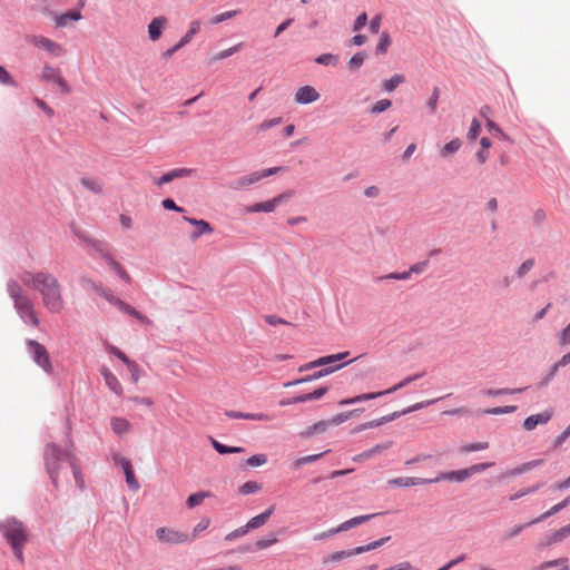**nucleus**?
<instances>
[{
  "instance_id": "8fccbe9b",
  "label": "nucleus",
  "mask_w": 570,
  "mask_h": 570,
  "mask_svg": "<svg viewBox=\"0 0 570 570\" xmlns=\"http://www.w3.org/2000/svg\"><path fill=\"white\" fill-rule=\"evenodd\" d=\"M210 525V519L209 518H203L194 528L193 533L189 534L191 538V541H194L198 534L203 531H205Z\"/></svg>"
},
{
  "instance_id": "f704fd0d",
  "label": "nucleus",
  "mask_w": 570,
  "mask_h": 570,
  "mask_svg": "<svg viewBox=\"0 0 570 570\" xmlns=\"http://www.w3.org/2000/svg\"><path fill=\"white\" fill-rule=\"evenodd\" d=\"M353 556H356L354 552V549L336 551V552L330 553L326 557H324L322 562L324 564L340 562V561L351 558Z\"/></svg>"
},
{
  "instance_id": "13d9d810",
  "label": "nucleus",
  "mask_w": 570,
  "mask_h": 570,
  "mask_svg": "<svg viewBox=\"0 0 570 570\" xmlns=\"http://www.w3.org/2000/svg\"><path fill=\"white\" fill-rule=\"evenodd\" d=\"M267 462L266 454H255L247 459L246 463L249 466H261Z\"/></svg>"
},
{
  "instance_id": "5701e85b",
  "label": "nucleus",
  "mask_w": 570,
  "mask_h": 570,
  "mask_svg": "<svg viewBox=\"0 0 570 570\" xmlns=\"http://www.w3.org/2000/svg\"><path fill=\"white\" fill-rule=\"evenodd\" d=\"M110 426L112 432L118 436L129 433L132 429L131 423L127 419L120 416H112L110 419Z\"/></svg>"
},
{
  "instance_id": "3c124183",
  "label": "nucleus",
  "mask_w": 570,
  "mask_h": 570,
  "mask_svg": "<svg viewBox=\"0 0 570 570\" xmlns=\"http://www.w3.org/2000/svg\"><path fill=\"white\" fill-rule=\"evenodd\" d=\"M261 490V484L255 482V481H248V482H245L240 488H239V492L242 494H249V493H255L257 491Z\"/></svg>"
},
{
  "instance_id": "f03ea898",
  "label": "nucleus",
  "mask_w": 570,
  "mask_h": 570,
  "mask_svg": "<svg viewBox=\"0 0 570 570\" xmlns=\"http://www.w3.org/2000/svg\"><path fill=\"white\" fill-rule=\"evenodd\" d=\"M7 289L9 296L13 301V305L20 317L24 323L32 326H39L40 322L33 308V304L29 296L24 293L18 281L11 279L8 282Z\"/></svg>"
},
{
  "instance_id": "ddd939ff",
  "label": "nucleus",
  "mask_w": 570,
  "mask_h": 570,
  "mask_svg": "<svg viewBox=\"0 0 570 570\" xmlns=\"http://www.w3.org/2000/svg\"><path fill=\"white\" fill-rule=\"evenodd\" d=\"M109 303L115 305L120 312L135 317L142 324L149 325L151 323L147 316L142 315L140 312L135 309L131 305L127 304L126 302L121 301L120 298H118L116 296H114Z\"/></svg>"
},
{
  "instance_id": "58836bf2",
  "label": "nucleus",
  "mask_w": 570,
  "mask_h": 570,
  "mask_svg": "<svg viewBox=\"0 0 570 570\" xmlns=\"http://www.w3.org/2000/svg\"><path fill=\"white\" fill-rule=\"evenodd\" d=\"M461 145L462 142L459 138L452 139L450 142L445 144L443 148L440 150V156L445 158L450 155L455 154L460 149Z\"/></svg>"
},
{
  "instance_id": "2f4dec72",
  "label": "nucleus",
  "mask_w": 570,
  "mask_h": 570,
  "mask_svg": "<svg viewBox=\"0 0 570 570\" xmlns=\"http://www.w3.org/2000/svg\"><path fill=\"white\" fill-rule=\"evenodd\" d=\"M570 503V497L566 498L563 501H561L560 503L558 504H554L553 507H551L548 511H546L544 513H542L540 517H538L537 519L532 520L529 522V524H535V523H539L541 521H543L544 519L551 517V515H554L557 514L558 512H560L562 509H564L568 504Z\"/></svg>"
},
{
  "instance_id": "c756f323",
  "label": "nucleus",
  "mask_w": 570,
  "mask_h": 570,
  "mask_svg": "<svg viewBox=\"0 0 570 570\" xmlns=\"http://www.w3.org/2000/svg\"><path fill=\"white\" fill-rule=\"evenodd\" d=\"M226 415L230 419H243L252 421H271L272 417L265 413H243L236 411H227Z\"/></svg>"
},
{
  "instance_id": "4d7b16f0",
  "label": "nucleus",
  "mask_w": 570,
  "mask_h": 570,
  "mask_svg": "<svg viewBox=\"0 0 570 570\" xmlns=\"http://www.w3.org/2000/svg\"><path fill=\"white\" fill-rule=\"evenodd\" d=\"M344 364H338L336 366H326V367H323L321 368L320 371L315 372L312 374V377H315V380H318L321 377H324L331 373H333L334 371L336 370H340L341 367H343Z\"/></svg>"
},
{
  "instance_id": "a878e982",
  "label": "nucleus",
  "mask_w": 570,
  "mask_h": 570,
  "mask_svg": "<svg viewBox=\"0 0 570 570\" xmlns=\"http://www.w3.org/2000/svg\"><path fill=\"white\" fill-rule=\"evenodd\" d=\"M392 446V442L389 441V442H385V443H381V444H376L375 446L357 454L356 456L353 458V460L355 462H361L363 460H368L371 459L372 456L376 455V454H380L382 453L383 451L390 449Z\"/></svg>"
},
{
  "instance_id": "f257e3e1",
  "label": "nucleus",
  "mask_w": 570,
  "mask_h": 570,
  "mask_svg": "<svg viewBox=\"0 0 570 570\" xmlns=\"http://www.w3.org/2000/svg\"><path fill=\"white\" fill-rule=\"evenodd\" d=\"M20 282L28 288L38 291L45 308L59 314L65 308L62 287L58 278L46 272L23 271L19 275Z\"/></svg>"
},
{
  "instance_id": "c85d7f7f",
  "label": "nucleus",
  "mask_w": 570,
  "mask_h": 570,
  "mask_svg": "<svg viewBox=\"0 0 570 570\" xmlns=\"http://www.w3.org/2000/svg\"><path fill=\"white\" fill-rule=\"evenodd\" d=\"M274 510H275V507L272 505L269 507L266 511H264L263 513L252 518L245 525L247 528V530H250V529H257V528H261L262 525H264L268 519L271 518V515L274 513Z\"/></svg>"
},
{
  "instance_id": "69168bd1",
  "label": "nucleus",
  "mask_w": 570,
  "mask_h": 570,
  "mask_svg": "<svg viewBox=\"0 0 570 570\" xmlns=\"http://www.w3.org/2000/svg\"><path fill=\"white\" fill-rule=\"evenodd\" d=\"M247 532H248V530H247L246 525L239 527L238 529L226 534L225 540L234 541L240 537H244Z\"/></svg>"
},
{
  "instance_id": "393cba45",
  "label": "nucleus",
  "mask_w": 570,
  "mask_h": 570,
  "mask_svg": "<svg viewBox=\"0 0 570 570\" xmlns=\"http://www.w3.org/2000/svg\"><path fill=\"white\" fill-rule=\"evenodd\" d=\"M184 219L186 222H188L189 224H191V225L197 227V229L191 234V238L193 239H197L203 234H210V233H213L212 226L209 225L208 222H206L204 219H196V218H190V217H184Z\"/></svg>"
},
{
  "instance_id": "b1692460",
  "label": "nucleus",
  "mask_w": 570,
  "mask_h": 570,
  "mask_svg": "<svg viewBox=\"0 0 570 570\" xmlns=\"http://www.w3.org/2000/svg\"><path fill=\"white\" fill-rule=\"evenodd\" d=\"M166 24H167V18H165L163 16L154 18L150 21V23L148 24L149 38L153 41L158 40L160 38V36L163 33V30L166 27Z\"/></svg>"
},
{
  "instance_id": "052dcab7",
  "label": "nucleus",
  "mask_w": 570,
  "mask_h": 570,
  "mask_svg": "<svg viewBox=\"0 0 570 570\" xmlns=\"http://www.w3.org/2000/svg\"><path fill=\"white\" fill-rule=\"evenodd\" d=\"M322 455H323V453L302 456V458L297 459V460L294 462V466H295L296 469H297V468H301V466H302V465H304V464L312 463V462H314V461L318 460Z\"/></svg>"
},
{
  "instance_id": "e433bc0d",
  "label": "nucleus",
  "mask_w": 570,
  "mask_h": 570,
  "mask_svg": "<svg viewBox=\"0 0 570 570\" xmlns=\"http://www.w3.org/2000/svg\"><path fill=\"white\" fill-rule=\"evenodd\" d=\"M210 443L213 448L219 453V454H228V453H240L244 451L243 448L239 446H227L225 444H222L217 440L210 438Z\"/></svg>"
},
{
  "instance_id": "a211bd4d",
  "label": "nucleus",
  "mask_w": 570,
  "mask_h": 570,
  "mask_svg": "<svg viewBox=\"0 0 570 570\" xmlns=\"http://www.w3.org/2000/svg\"><path fill=\"white\" fill-rule=\"evenodd\" d=\"M100 374L102 375L106 385L112 393H115L118 396L122 395L124 389L121 383L108 367L102 366L100 368Z\"/></svg>"
},
{
  "instance_id": "9b49d317",
  "label": "nucleus",
  "mask_w": 570,
  "mask_h": 570,
  "mask_svg": "<svg viewBox=\"0 0 570 570\" xmlns=\"http://www.w3.org/2000/svg\"><path fill=\"white\" fill-rule=\"evenodd\" d=\"M348 352H343V353H338V354H333V355H327V356H323V357H320L315 361H312V362H308L304 365H301L298 367V372H305V371H309L312 368H315L317 366H326V365H330L332 363H335L337 361H341V360H344L346 356H348Z\"/></svg>"
},
{
  "instance_id": "7ed1b4c3",
  "label": "nucleus",
  "mask_w": 570,
  "mask_h": 570,
  "mask_svg": "<svg viewBox=\"0 0 570 570\" xmlns=\"http://www.w3.org/2000/svg\"><path fill=\"white\" fill-rule=\"evenodd\" d=\"M1 531L4 538L11 544L17 559L22 562L23 553L22 548L28 540V532L22 522L10 518L4 520L1 525Z\"/></svg>"
},
{
  "instance_id": "dca6fc26",
  "label": "nucleus",
  "mask_w": 570,
  "mask_h": 570,
  "mask_svg": "<svg viewBox=\"0 0 570 570\" xmlns=\"http://www.w3.org/2000/svg\"><path fill=\"white\" fill-rule=\"evenodd\" d=\"M320 99L318 91L312 86H303L295 92V101L299 105H307Z\"/></svg>"
},
{
  "instance_id": "72a5a7b5",
  "label": "nucleus",
  "mask_w": 570,
  "mask_h": 570,
  "mask_svg": "<svg viewBox=\"0 0 570 570\" xmlns=\"http://www.w3.org/2000/svg\"><path fill=\"white\" fill-rule=\"evenodd\" d=\"M69 465H70V468L72 470V474H73L77 488L79 490H81V491L85 490L86 482H85V478H83V474L81 472L78 459L76 456L71 458V461H70Z\"/></svg>"
},
{
  "instance_id": "c9c22d12",
  "label": "nucleus",
  "mask_w": 570,
  "mask_h": 570,
  "mask_svg": "<svg viewBox=\"0 0 570 570\" xmlns=\"http://www.w3.org/2000/svg\"><path fill=\"white\" fill-rule=\"evenodd\" d=\"M542 463H543V460H541V459L525 462V463L521 464L520 466L509 471L507 473V475L514 476V475H519V474L525 473V472H528V471H530V470H532V469H534L537 466H540Z\"/></svg>"
},
{
  "instance_id": "37998d69",
  "label": "nucleus",
  "mask_w": 570,
  "mask_h": 570,
  "mask_svg": "<svg viewBox=\"0 0 570 570\" xmlns=\"http://www.w3.org/2000/svg\"><path fill=\"white\" fill-rule=\"evenodd\" d=\"M328 426H331L328 421H320L312 426L307 428L306 431L303 433L305 436H311L315 433H324Z\"/></svg>"
},
{
  "instance_id": "1a4fd4ad",
  "label": "nucleus",
  "mask_w": 570,
  "mask_h": 570,
  "mask_svg": "<svg viewBox=\"0 0 570 570\" xmlns=\"http://www.w3.org/2000/svg\"><path fill=\"white\" fill-rule=\"evenodd\" d=\"M41 80L57 85L61 94L68 95L71 92L70 86L60 75V71L51 66H45L41 72Z\"/></svg>"
},
{
  "instance_id": "e2e57ef3",
  "label": "nucleus",
  "mask_w": 570,
  "mask_h": 570,
  "mask_svg": "<svg viewBox=\"0 0 570 570\" xmlns=\"http://www.w3.org/2000/svg\"><path fill=\"white\" fill-rule=\"evenodd\" d=\"M480 131H481V124L476 119H473L471 122L470 129L468 131V138L470 140H475L478 138V136L480 135Z\"/></svg>"
},
{
  "instance_id": "473e14b6",
  "label": "nucleus",
  "mask_w": 570,
  "mask_h": 570,
  "mask_svg": "<svg viewBox=\"0 0 570 570\" xmlns=\"http://www.w3.org/2000/svg\"><path fill=\"white\" fill-rule=\"evenodd\" d=\"M569 570L568 560L566 558L542 562L541 564L534 567L532 570Z\"/></svg>"
},
{
  "instance_id": "5fc2aeb1",
  "label": "nucleus",
  "mask_w": 570,
  "mask_h": 570,
  "mask_svg": "<svg viewBox=\"0 0 570 570\" xmlns=\"http://www.w3.org/2000/svg\"><path fill=\"white\" fill-rule=\"evenodd\" d=\"M315 61L320 65H332V66H336L337 65V57L332 55V53H324V55H321L318 56Z\"/></svg>"
},
{
  "instance_id": "bf43d9fd",
  "label": "nucleus",
  "mask_w": 570,
  "mask_h": 570,
  "mask_svg": "<svg viewBox=\"0 0 570 570\" xmlns=\"http://www.w3.org/2000/svg\"><path fill=\"white\" fill-rule=\"evenodd\" d=\"M237 12H238L237 10H232V11H225L219 14H216L215 17H213L212 23L218 24L225 20L232 19L233 17H235L237 14Z\"/></svg>"
},
{
  "instance_id": "338daca9",
  "label": "nucleus",
  "mask_w": 570,
  "mask_h": 570,
  "mask_svg": "<svg viewBox=\"0 0 570 570\" xmlns=\"http://www.w3.org/2000/svg\"><path fill=\"white\" fill-rule=\"evenodd\" d=\"M327 393V387L322 386L313 391L312 393H306L305 399L307 401L318 400L323 397Z\"/></svg>"
},
{
  "instance_id": "39448f33",
  "label": "nucleus",
  "mask_w": 570,
  "mask_h": 570,
  "mask_svg": "<svg viewBox=\"0 0 570 570\" xmlns=\"http://www.w3.org/2000/svg\"><path fill=\"white\" fill-rule=\"evenodd\" d=\"M421 376H422L421 373H416V374L406 376L401 382H399L397 384H395L394 386H392L385 391L360 394V395L351 397V399L341 400L338 402V404L340 405H350V404H354V403H358V402H363V401L374 400V399L380 397L385 394L394 393L397 390H400V389L409 385L410 383L414 382L415 380L420 379Z\"/></svg>"
},
{
  "instance_id": "0eeeda50",
  "label": "nucleus",
  "mask_w": 570,
  "mask_h": 570,
  "mask_svg": "<svg viewBox=\"0 0 570 570\" xmlns=\"http://www.w3.org/2000/svg\"><path fill=\"white\" fill-rule=\"evenodd\" d=\"M156 538L158 541L167 544H183L191 542L188 533L167 527H161L156 530Z\"/></svg>"
},
{
  "instance_id": "09e8293b",
  "label": "nucleus",
  "mask_w": 570,
  "mask_h": 570,
  "mask_svg": "<svg viewBox=\"0 0 570 570\" xmlns=\"http://www.w3.org/2000/svg\"><path fill=\"white\" fill-rule=\"evenodd\" d=\"M488 448H489V442L469 443V444L462 445L460 448V452L470 453V452L487 450Z\"/></svg>"
},
{
  "instance_id": "4c0bfd02",
  "label": "nucleus",
  "mask_w": 570,
  "mask_h": 570,
  "mask_svg": "<svg viewBox=\"0 0 570 570\" xmlns=\"http://www.w3.org/2000/svg\"><path fill=\"white\" fill-rule=\"evenodd\" d=\"M106 262L122 281H125L126 283L131 282V277L129 276L127 271L117 261H115L112 256Z\"/></svg>"
},
{
  "instance_id": "2eb2a0df",
  "label": "nucleus",
  "mask_w": 570,
  "mask_h": 570,
  "mask_svg": "<svg viewBox=\"0 0 570 570\" xmlns=\"http://www.w3.org/2000/svg\"><path fill=\"white\" fill-rule=\"evenodd\" d=\"M115 462L122 468L124 473L126 475V482H127L128 487L131 490H138L139 483L135 476L131 462L128 459L119 456V455L115 456Z\"/></svg>"
},
{
  "instance_id": "f3484780",
  "label": "nucleus",
  "mask_w": 570,
  "mask_h": 570,
  "mask_svg": "<svg viewBox=\"0 0 570 570\" xmlns=\"http://www.w3.org/2000/svg\"><path fill=\"white\" fill-rule=\"evenodd\" d=\"M429 483H432V480L412 476L394 478L387 481L389 485L396 488H410L415 485H424Z\"/></svg>"
},
{
  "instance_id": "774afa93",
  "label": "nucleus",
  "mask_w": 570,
  "mask_h": 570,
  "mask_svg": "<svg viewBox=\"0 0 570 570\" xmlns=\"http://www.w3.org/2000/svg\"><path fill=\"white\" fill-rule=\"evenodd\" d=\"M560 344L570 345V323L563 328L560 334Z\"/></svg>"
},
{
  "instance_id": "79ce46f5",
  "label": "nucleus",
  "mask_w": 570,
  "mask_h": 570,
  "mask_svg": "<svg viewBox=\"0 0 570 570\" xmlns=\"http://www.w3.org/2000/svg\"><path fill=\"white\" fill-rule=\"evenodd\" d=\"M243 47V43L239 42L230 48H227L225 50H222L219 52H217L212 59L210 61L212 62H215V61H218V60H223V59H226L230 56H233L234 53L238 52L240 50V48Z\"/></svg>"
},
{
  "instance_id": "6e6552de",
  "label": "nucleus",
  "mask_w": 570,
  "mask_h": 570,
  "mask_svg": "<svg viewBox=\"0 0 570 570\" xmlns=\"http://www.w3.org/2000/svg\"><path fill=\"white\" fill-rule=\"evenodd\" d=\"M293 194H294L293 190H288L286 193L277 195L273 199H269V200H266V202H262V203H256V204H253L250 206H247L245 208V212L246 213H261V212H263V213H272L284 200H286L287 198L292 197Z\"/></svg>"
},
{
  "instance_id": "20e7f679",
  "label": "nucleus",
  "mask_w": 570,
  "mask_h": 570,
  "mask_svg": "<svg viewBox=\"0 0 570 570\" xmlns=\"http://www.w3.org/2000/svg\"><path fill=\"white\" fill-rule=\"evenodd\" d=\"M75 454L71 450L66 449L62 450L55 443H49L45 446L43 451V460L46 470L53 483L55 487L58 485V475H59V469L60 463L63 461H67L70 463L71 458H73Z\"/></svg>"
},
{
  "instance_id": "603ef678",
  "label": "nucleus",
  "mask_w": 570,
  "mask_h": 570,
  "mask_svg": "<svg viewBox=\"0 0 570 570\" xmlns=\"http://www.w3.org/2000/svg\"><path fill=\"white\" fill-rule=\"evenodd\" d=\"M391 43V39H390V36L386 33V32H383L381 35V38H380V41L376 46V52L377 53H385L389 46Z\"/></svg>"
},
{
  "instance_id": "a18cd8bd",
  "label": "nucleus",
  "mask_w": 570,
  "mask_h": 570,
  "mask_svg": "<svg viewBox=\"0 0 570 570\" xmlns=\"http://www.w3.org/2000/svg\"><path fill=\"white\" fill-rule=\"evenodd\" d=\"M210 494L208 492H197L193 493L187 499V507L193 509L196 505H199L203 503V501L208 498Z\"/></svg>"
},
{
  "instance_id": "680f3d73",
  "label": "nucleus",
  "mask_w": 570,
  "mask_h": 570,
  "mask_svg": "<svg viewBox=\"0 0 570 570\" xmlns=\"http://www.w3.org/2000/svg\"><path fill=\"white\" fill-rule=\"evenodd\" d=\"M391 107V100L382 99L375 102L371 109L373 114H381Z\"/></svg>"
},
{
  "instance_id": "6ab92c4d",
  "label": "nucleus",
  "mask_w": 570,
  "mask_h": 570,
  "mask_svg": "<svg viewBox=\"0 0 570 570\" xmlns=\"http://www.w3.org/2000/svg\"><path fill=\"white\" fill-rule=\"evenodd\" d=\"M193 174V169L189 168H175L173 170L167 171L161 177L155 180V184L158 187H161L165 184H168L177 178L188 177Z\"/></svg>"
},
{
  "instance_id": "cd10ccee",
  "label": "nucleus",
  "mask_w": 570,
  "mask_h": 570,
  "mask_svg": "<svg viewBox=\"0 0 570 570\" xmlns=\"http://www.w3.org/2000/svg\"><path fill=\"white\" fill-rule=\"evenodd\" d=\"M469 476H471L469 469H463V470L441 473L438 478L432 479V482H439L440 480L462 482V481L466 480Z\"/></svg>"
},
{
  "instance_id": "6e6d98bb",
  "label": "nucleus",
  "mask_w": 570,
  "mask_h": 570,
  "mask_svg": "<svg viewBox=\"0 0 570 570\" xmlns=\"http://www.w3.org/2000/svg\"><path fill=\"white\" fill-rule=\"evenodd\" d=\"M396 416H397V413H393V414L383 416L381 419H376V420L366 422V426H367V429H373V428L380 426L386 422L394 420Z\"/></svg>"
},
{
  "instance_id": "49530a36",
  "label": "nucleus",
  "mask_w": 570,
  "mask_h": 570,
  "mask_svg": "<svg viewBox=\"0 0 570 570\" xmlns=\"http://www.w3.org/2000/svg\"><path fill=\"white\" fill-rule=\"evenodd\" d=\"M404 76L402 75H395L391 79L385 80L382 85L383 89L387 92L393 91L399 85L404 82Z\"/></svg>"
},
{
  "instance_id": "423d86ee",
  "label": "nucleus",
  "mask_w": 570,
  "mask_h": 570,
  "mask_svg": "<svg viewBox=\"0 0 570 570\" xmlns=\"http://www.w3.org/2000/svg\"><path fill=\"white\" fill-rule=\"evenodd\" d=\"M28 350L33 361L47 373H51L52 364L47 348L37 341H27Z\"/></svg>"
},
{
  "instance_id": "f8f14e48",
  "label": "nucleus",
  "mask_w": 570,
  "mask_h": 570,
  "mask_svg": "<svg viewBox=\"0 0 570 570\" xmlns=\"http://www.w3.org/2000/svg\"><path fill=\"white\" fill-rule=\"evenodd\" d=\"M552 415H553L552 409H547L541 413L530 415L523 421V429L525 431H532L538 425L547 424L551 420Z\"/></svg>"
},
{
  "instance_id": "a19ab883",
  "label": "nucleus",
  "mask_w": 570,
  "mask_h": 570,
  "mask_svg": "<svg viewBox=\"0 0 570 570\" xmlns=\"http://www.w3.org/2000/svg\"><path fill=\"white\" fill-rule=\"evenodd\" d=\"M389 540H390V537L381 538L380 540L373 541L366 546H360V547L354 548V552H355V554H361L364 552L375 550V549L380 548L381 546H383Z\"/></svg>"
},
{
  "instance_id": "4be33fe9",
  "label": "nucleus",
  "mask_w": 570,
  "mask_h": 570,
  "mask_svg": "<svg viewBox=\"0 0 570 570\" xmlns=\"http://www.w3.org/2000/svg\"><path fill=\"white\" fill-rule=\"evenodd\" d=\"M357 525H358V523H357V519L355 517V518H352V519L341 523L336 528H332V529H330L326 532H322V533L316 534L314 537V540H324V539H326L330 535H333V534H336V533H340V532H343V531H347V530H350L352 528H355Z\"/></svg>"
},
{
  "instance_id": "ea45409f",
  "label": "nucleus",
  "mask_w": 570,
  "mask_h": 570,
  "mask_svg": "<svg viewBox=\"0 0 570 570\" xmlns=\"http://www.w3.org/2000/svg\"><path fill=\"white\" fill-rule=\"evenodd\" d=\"M80 184L82 185V187L95 194H100L102 191L101 183L98 179L82 177L80 179Z\"/></svg>"
},
{
  "instance_id": "864d4df0",
  "label": "nucleus",
  "mask_w": 570,
  "mask_h": 570,
  "mask_svg": "<svg viewBox=\"0 0 570 570\" xmlns=\"http://www.w3.org/2000/svg\"><path fill=\"white\" fill-rule=\"evenodd\" d=\"M515 410H517V407L514 405H507V406H499V407H493V409L485 410L484 413L485 414L499 415V414L512 413Z\"/></svg>"
},
{
  "instance_id": "c03bdc74",
  "label": "nucleus",
  "mask_w": 570,
  "mask_h": 570,
  "mask_svg": "<svg viewBox=\"0 0 570 570\" xmlns=\"http://www.w3.org/2000/svg\"><path fill=\"white\" fill-rule=\"evenodd\" d=\"M358 413V410H352L348 412L340 413L333 416L331 420H328L331 425H340L343 422L350 420L351 417L355 416Z\"/></svg>"
},
{
  "instance_id": "9d476101",
  "label": "nucleus",
  "mask_w": 570,
  "mask_h": 570,
  "mask_svg": "<svg viewBox=\"0 0 570 570\" xmlns=\"http://www.w3.org/2000/svg\"><path fill=\"white\" fill-rule=\"evenodd\" d=\"M27 40L35 47L41 48L56 57L60 56L62 52L61 46L49 38L42 36H29L27 37Z\"/></svg>"
},
{
  "instance_id": "7c9ffc66",
  "label": "nucleus",
  "mask_w": 570,
  "mask_h": 570,
  "mask_svg": "<svg viewBox=\"0 0 570 570\" xmlns=\"http://www.w3.org/2000/svg\"><path fill=\"white\" fill-rule=\"evenodd\" d=\"M82 18L80 11L71 10L55 17L57 27H66L70 21H78Z\"/></svg>"
},
{
  "instance_id": "bb28decb",
  "label": "nucleus",
  "mask_w": 570,
  "mask_h": 570,
  "mask_svg": "<svg viewBox=\"0 0 570 570\" xmlns=\"http://www.w3.org/2000/svg\"><path fill=\"white\" fill-rule=\"evenodd\" d=\"M259 180H262L259 171H254L236 179L234 181V188L237 190H244L247 189L249 186L258 183Z\"/></svg>"
},
{
  "instance_id": "4468645a",
  "label": "nucleus",
  "mask_w": 570,
  "mask_h": 570,
  "mask_svg": "<svg viewBox=\"0 0 570 570\" xmlns=\"http://www.w3.org/2000/svg\"><path fill=\"white\" fill-rule=\"evenodd\" d=\"M428 262H419L413 264L409 271L402 272V273H390L385 276H382L381 279H394V281H404L409 279L411 277V274H421L425 271L428 267Z\"/></svg>"
},
{
  "instance_id": "0e129e2a",
  "label": "nucleus",
  "mask_w": 570,
  "mask_h": 570,
  "mask_svg": "<svg viewBox=\"0 0 570 570\" xmlns=\"http://www.w3.org/2000/svg\"><path fill=\"white\" fill-rule=\"evenodd\" d=\"M365 60V53L364 52H357L355 53L348 61V65L352 69H358Z\"/></svg>"
},
{
  "instance_id": "aec40b11",
  "label": "nucleus",
  "mask_w": 570,
  "mask_h": 570,
  "mask_svg": "<svg viewBox=\"0 0 570 570\" xmlns=\"http://www.w3.org/2000/svg\"><path fill=\"white\" fill-rule=\"evenodd\" d=\"M79 237L96 253H98L101 258L107 261L111 257V254L108 250L106 243H104L102 240L87 237L85 235H79Z\"/></svg>"
},
{
  "instance_id": "de8ad7c7",
  "label": "nucleus",
  "mask_w": 570,
  "mask_h": 570,
  "mask_svg": "<svg viewBox=\"0 0 570 570\" xmlns=\"http://www.w3.org/2000/svg\"><path fill=\"white\" fill-rule=\"evenodd\" d=\"M199 30H200V22L197 20L191 21L190 26H189V30L180 39V45L186 46Z\"/></svg>"
},
{
  "instance_id": "412c9836",
  "label": "nucleus",
  "mask_w": 570,
  "mask_h": 570,
  "mask_svg": "<svg viewBox=\"0 0 570 570\" xmlns=\"http://www.w3.org/2000/svg\"><path fill=\"white\" fill-rule=\"evenodd\" d=\"M570 535V523L551 532L547 535L541 543L542 547H550L552 544L559 543L563 541L566 538Z\"/></svg>"
}]
</instances>
